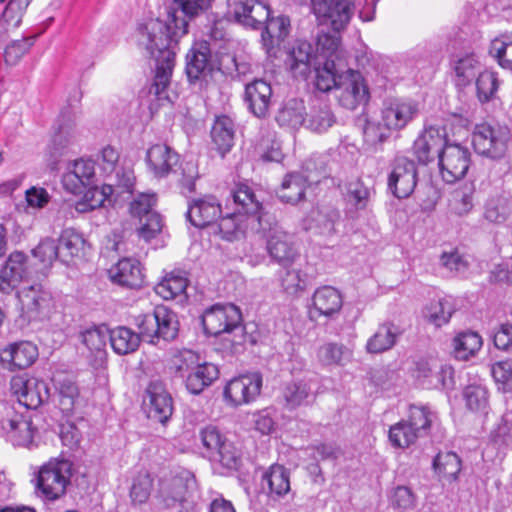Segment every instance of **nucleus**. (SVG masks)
<instances>
[{
    "label": "nucleus",
    "mask_w": 512,
    "mask_h": 512,
    "mask_svg": "<svg viewBox=\"0 0 512 512\" xmlns=\"http://www.w3.org/2000/svg\"><path fill=\"white\" fill-rule=\"evenodd\" d=\"M211 137L218 152L224 156L234 145V121L226 115L217 117L211 129Z\"/></svg>",
    "instance_id": "obj_37"
},
{
    "label": "nucleus",
    "mask_w": 512,
    "mask_h": 512,
    "mask_svg": "<svg viewBox=\"0 0 512 512\" xmlns=\"http://www.w3.org/2000/svg\"><path fill=\"white\" fill-rule=\"evenodd\" d=\"M11 393V399L7 401L10 405L17 402L18 406L28 410L37 409L49 401L51 397L50 386H17Z\"/></svg>",
    "instance_id": "obj_33"
},
{
    "label": "nucleus",
    "mask_w": 512,
    "mask_h": 512,
    "mask_svg": "<svg viewBox=\"0 0 512 512\" xmlns=\"http://www.w3.org/2000/svg\"><path fill=\"white\" fill-rule=\"evenodd\" d=\"M242 314L234 304H215L207 308L201 317L204 332L210 336L243 335Z\"/></svg>",
    "instance_id": "obj_7"
},
{
    "label": "nucleus",
    "mask_w": 512,
    "mask_h": 512,
    "mask_svg": "<svg viewBox=\"0 0 512 512\" xmlns=\"http://www.w3.org/2000/svg\"><path fill=\"white\" fill-rule=\"evenodd\" d=\"M32 253L44 267H48L54 260L60 259L58 243L49 237L42 239Z\"/></svg>",
    "instance_id": "obj_63"
},
{
    "label": "nucleus",
    "mask_w": 512,
    "mask_h": 512,
    "mask_svg": "<svg viewBox=\"0 0 512 512\" xmlns=\"http://www.w3.org/2000/svg\"><path fill=\"white\" fill-rule=\"evenodd\" d=\"M509 131L504 127L488 124L476 125L472 134L475 151L491 159L502 158L507 150Z\"/></svg>",
    "instance_id": "obj_13"
},
{
    "label": "nucleus",
    "mask_w": 512,
    "mask_h": 512,
    "mask_svg": "<svg viewBox=\"0 0 512 512\" xmlns=\"http://www.w3.org/2000/svg\"><path fill=\"white\" fill-rule=\"evenodd\" d=\"M188 32V22L168 11L165 20L151 18L138 27V45L155 60V77L150 92L158 99H168L166 89L175 66L178 39Z\"/></svg>",
    "instance_id": "obj_1"
},
{
    "label": "nucleus",
    "mask_w": 512,
    "mask_h": 512,
    "mask_svg": "<svg viewBox=\"0 0 512 512\" xmlns=\"http://www.w3.org/2000/svg\"><path fill=\"white\" fill-rule=\"evenodd\" d=\"M109 276L112 282L132 289L141 288L144 283L141 263L134 258L120 259L109 270Z\"/></svg>",
    "instance_id": "obj_29"
},
{
    "label": "nucleus",
    "mask_w": 512,
    "mask_h": 512,
    "mask_svg": "<svg viewBox=\"0 0 512 512\" xmlns=\"http://www.w3.org/2000/svg\"><path fill=\"white\" fill-rule=\"evenodd\" d=\"M136 324L139 333L126 326L109 329V340L115 353H133L138 349L141 340L151 344H157L160 339L172 341L179 331L177 315L165 306H157L153 312L140 315Z\"/></svg>",
    "instance_id": "obj_2"
},
{
    "label": "nucleus",
    "mask_w": 512,
    "mask_h": 512,
    "mask_svg": "<svg viewBox=\"0 0 512 512\" xmlns=\"http://www.w3.org/2000/svg\"><path fill=\"white\" fill-rule=\"evenodd\" d=\"M229 13L246 27L259 29L265 24L262 42L269 55L289 34L290 20L286 16L270 18L269 6L258 0H228Z\"/></svg>",
    "instance_id": "obj_4"
},
{
    "label": "nucleus",
    "mask_w": 512,
    "mask_h": 512,
    "mask_svg": "<svg viewBox=\"0 0 512 512\" xmlns=\"http://www.w3.org/2000/svg\"><path fill=\"white\" fill-rule=\"evenodd\" d=\"M163 227L164 221L161 214L158 212L148 214L145 217L139 219V237L149 243L161 235Z\"/></svg>",
    "instance_id": "obj_58"
},
{
    "label": "nucleus",
    "mask_w": 512,
    "mask_h": 512,
    "mask_svg": "<svg viewBox=\"0 0 512 512\" xmlns=\"http://www.w3.org/2000/svg\"><path fill=\"white\" fill-rule=\"evenodd\" d=\"M188 284L189 279L185 271L173 270L156 284L154 290L164 300L179 299L183 301L187 298L186 289Z\"/></svg>",
    "instance_id": "obj_32"
},
{
    "label": "nucleus",
    "mask_w": 512,
    "mask_h": 512,
    "mask_svg": "<svg viewBox=\"0 0 512 512\" xmlns=\"http://www.w3.org/2000/svg\"><path fill=\"white\" fill-rule=\"evenodd\" d=\"M120 194L119 189H116L115 184L109 182L99 187L96 182L91 186H87L83 191L85 198L89 201L90 207L94 209L100 208L104 205L105 201L116 192Z\"/></svg>",
    "instance_id": "obj_59"
},
{
    "label": "nucleus",
    "mask_w": 512,
    "mask_h": 512,
    "mask_svg": "<svg viewBox=\"0 0 512 512\" xmlns=\"http://www.w3.org/2000/svg\"><path fill=\"white\" fill-rule=\"evenodd\" d=\"M224 400L233 407L254 401L262 386H224Z\"/></svg>",
    "instance_id": "obj_51"
},
{
    "label": "nucleus",
    "mask_w": 512,
    "mask_h": 512,
    "mask_svg": "<svg viewBox=\"0 0 512 512\" xmlns=\"http://www.w3.org/2000/svg\"><path fill=\"white\" fill-rule=\"evenodd\" d=\"M278 279L282 289L291 296L299 295L308 284L307 274L300 267H282L278 271Z\"/></svg>",
    "instance_id": "obj_41"
},
{
    "label": "nucleus",
    "mask_w": 512,
    "mask_h": 512,
    "mask_svg": "<svg viewBox=\"0 0 512 512\" xmlns=\"http://www.w3.org/2000/svg\"><path fill=\"white\" fill-rule=\"evenodd\" d=\"M32 0H9L0 17V42L5 41L9 34L17 29L24 13Z\"/></svg>",
    "instance_id": "obj_35"
},
{
    "label": "nucleus",
    "mask_w": 512,
    "mask_h": 512,
    "mask_svg": "<svg viewBox=\"0 0 512 512\" xmlns=\"http://www.w3.org/2000/svg\"><path fill=\"white\" fill-rule=\"evenodd\" d=\"M85 245V239L77 231L73 229L64 230L58 240L60 261L68 264L73 258L80 257Z\"/></svg>",
    "instance_id": "obj_38"
},
{
    "label": "nucleus",
    "mask_w": 512,
    "mask_h": 512,
    "mask_svg": "<svg viewBox=\"0 0 512 512\" xmlns=\"http://www.w3.org/2000/svg\"><path fill=\"white\" fill-rule=\"evenodd\" d=\"M272 97V86L264 79H255L245 86L244 101L249 111L258 118H265L269 114Z\"/></svg>",
    "instance_id": "obj_26"
},
{
    "label": "nucleus",
    "mask_w": 512,
    "mask_h": 512,
    "mask_svg": "<svg viewBox=\"0 0 512 512\" xmlns=\"http://www.w3.org/2000/svg\"><path fill=\"white\" fill-rule=\"evenodd\" d=\"M489 53L502 68L512 70V34H502L493 39Z\"/></svg>",
    "instance_id": "obj_50"
},
{
    "label": "nucleus",
    "mask_w": 512,
    "mask_h": 512,
    "mask_svg": "<svg viewBox=\"0 0 512 512\" xmlns=\"http://www.w3.org/2000/svg\"><path fill=\"white\" fill-rule=\"evenodd\" d=\"M61 182L67 192L74 195L83 193L87 186L96 182L94 161L80 158L69 162Z\"/></svg>",
    "instance_id": "obj_21"
},
{
    "label": "nucleus",
    "mask_w": 512,
    "mask_h": 512,
    "mask_svg": "<svg viewBox=\"0 0 512 512\" xmlns=\"http://www.w3.org/2000/svg\"><path fill=\"white\" fill-rule=\"evenodd\" d=\"M145 161L148 171L155 178L163 179L175 171L180 155L167 144L158 143L148 148Z\"/></svg>",
    "instance_id": "obj_22"
},
{
    "label": "nucleus",
    "mask_w": 512,
    "mask_h": 512,
    "mask_svg": "<svg viewBox=\"0 0 512 512\" xmlns=\"http://www.w3.org/2000/svg\"><path fill=\"white\" fill-rule=\"evenodd\" d=\"M512 213V198L502 193L489 198L486 203L484 216L492 223H504Z\"/></svg>",
    "instance_id": "obj_45"
},
{
    "label": "nucleus",
    "mask_w": 512,
    "mask_h": 512,
    "mask_svg": "<svg viewBox=\"0 0 512 512\" xmlns=\"http://www.w3.org/2000/svg\"><path fill=\"white\" fill-rule=\"evenodd\" d=\"M210 459L219 461L227 469L237 470L241 465V452L226 440Z\"/></svg>",
    "instance_id": "obj_60"
},
{
    "label": "nucleus",
    "mask_w": 512,
    "mask_h": 512,
    "mask_svg": "<svg viewBox=\"0 0 512 512\" xmlns=\"http://www.w3.org/2000/svg\"><path fill=\"white\" fill-rule=\"evenodd\" d=\"M258 233L266 236L268 255L281 267L293 266L300 258V251L293 236L279 227L272 215L270 227Z\"/></svg>",
    "instance_id": "obj_11"
},
{
    "label": "nucleus",
    "mask_w": 512,
    "mask_h": 512,
    "mask_svg": "<svg viewBox=\"0 0 512 512\" xmlns=\"http://www.w3.org/2000/svg\"><path fill=\"white\" fill-rule=\"evenodd\" d=\"M263 485L269 489V497L279 499L286 496L290 491V473L282 465L274 464L264 473L262 477Z\"/></svg>",
    "instance_id": "obj_36"
},
{
    "label": "nucleus",
    "mask_w": 512,
    "mask_h": 512,
    "mask_svg": "<svg viewBox=\"0 0 512 512\" xmlns=\"http://www.w3.org/2000/svg\"><path fill=\"white\" fill-rule=\"evenodd\" d=\"M480 62L474 54L459 58L454 64L457 86L465 87L471 83L480 71Z\"/></svg>",
    "instance_id": "obj_48"
},
{
    "label": "nucleus",
    "mask_w": 512,
    "mask_h": 512,
    "mask_svg": "<svg viewBox=\"0 0 512 512\" xmlns=\"http://www.w3.org/2000/svg\"><path fill=\"white\" fill-rule=\"evenodd\" d=\"M222 209L215 196L209 195L193 199L188 203L187 220L197 228L212 225L220 218Z\"/></svg>",
    "instance_id": "obj_25"
},
{
    "label": "nucleus",
    "mask_w": 512,
    "mask_h": 512,
    "mask_svg": "<svg viewBox=\"0 0 512 512\" xmlns=\"http://www.w3.org/2000/svg\"><path fill=\"white\" fill-rule=\"evenodd\" d=\"M71 465L66 460H51L44 464L36 477L37 494L46 500H56L66 491L70 479Z\"/></svg>",
    "instance_id": "obj_10"
},
{
    "label": "nucleus",
    "mask_w": 512,
    "mask_h": 512,
    "mask_svg": "<svg viewBox=\"0 0 512 512\" xmlns=\"http://www.w3.org/2000/svg\"><path fill=\"white\" fill-rule=\"evenodd\" d=\"M399 335V329L393 323L380 325L377 331L368 339L366 349L369 353L377 354L391 349Z\"/></svg>",
    "instance_id": "obj_39"
},
{
    "label": "nucleus",
    "mask_w": 512,
    "mask_h": 512,
    "mask_svg": "<svg viewBox=\"0 0 512 512\" xmlns=\"http://www.w3.org/2000/svg\"><path fill=\"white\" fill-rule=\"evenodd\" d=\"M388 189L398 199L409 197L417 184V167L406 156H396L390 164Z\"/></svg>",
    "instance_id": "obj_15"
},
{
    "label": "nucleus",
    "mask_w": 512,
    "mask_h": 512,
    "mask_svg": "<svg viewBox=\"0 0 512 512\" xmlns=\"http://www.w3.org/2000/svg\"><path fill=\"white\" fill-rule=\"evenodd\" d=\"M369 189L361 180H354L346 185L344 199L347 204L354 206L356 209H364L369 199Z\"/></svg>",
    "instance_id": "obj_62"
},
{
    "label": "nucleus",
    "mask_w": 512,
    "mask_h": 512,
    "mask_svg": "<svg viewBox=\"0 0 512 512\" xmlns=\"http://www.w3.org/2000/svg\"><path fill=\"white\" fill-rule=\"evenodd\" d=\"M280 413L274 407H266L253 414L254 428L262 435L272 434L278 425Z\"/></svg>",
    "instance_id": "obj_57"
},
{
    "label": "nucleus",
    "mask_w": 512,
    "mask_h": 512,
    "mask_svg": "<svg viewBox=\"0 0 512 512\" xmlns=\"http://www.w3.org/2000/svg\"><path fill=\"white\" fill-rule=\"evenodd\" d=\"M209 66V51L206 46L199 49L192 48L186 56V74L188 79L193 82L199 80L206 72Z\"/></svg>",
    "instance_id": "obj_46"
},
{
    "label": "nucleus",
    "mask_w": 512,
    "mask_h": 512,
    "mask_svg": "<svg viewBox=\"0 0 512 512\" xmlns=\"http://www.w3.org/2000/svg\"><path fill=\"white\" fill-rule=\"evenodd\" d=\"M434 419L435 414L427 406L411 405L408 419L405 421L422 436L427 433Z\"/></svg>",
    "instance_id": "obj_56"
},
{
    "label": "nucleus",
    "mask_w": 512,
    "mask_h": 512,
    "mask_svg": "<svg viewBox=\"0 0 512 512\" xmlns=\"http://www.w3.org/2000/svg\"><path fill=\"white\" fill-rule=\"evenodd\" d=\"M307 187V177L302 173L292 172L284 177L276 195L281 202L295 205L304 199Z\"/></svg>",
    "instance_id": "obj_34"
},
{
    "label": "nucleus",
    "mask_w": 512,
    "mask_h": 512,
    "mask_svg": "<svg viewBox=\"0 0 512 512\" xmlns=\"http://www.w3.org/2000/svg\"><path fill=\"white\" fill-rule=\"evenodd\" d=\"M18 299L23 313L29 319L43 320L49 316L53 308V297L41 284L23 287L18 292Z\"/></svg>",
    "instance_id": "obj_17"
},
{
    "label": "nucleus",
    "mask_w": 512,
    "mask_h": 512,
    "mask_svg": "<svg viewBox=\"0 0 512 512\" xmlns=\"http://www.w3.org/2000/svg\"><path fill=\"white\" fill-rule=\"evenodd\" d=\"M192 481L193 477L187 471L180 475L161 479L157 497L166 507H172L177 503H181L184 501L189 484Z\"/></svg>",
    "instance_id": "obj_31"
},
{
    "label": "nucleus",
    "mask_w": 512,
    "mask_h": 512,
    "mask_svg": "<svg viewBox=\"0 0 512 512\" xmlns=\"http://www.w3.org/2000/svg\"><path fill=\"white\" fill-rule=\"evenodd\" d=\"M475 188L472 183H465L456 188L450 199V207L458 215L468 213L473 207V194Z\"/></svg>",
    "instance_id": "obj_55"
},
{
    "label": "nucleus",
    "mask_w": 512,
    "mask_h": 512,
    "mask_svg": "<svg viewBox=\"0 0 512 512\" xmlns=\"http://www.w3.org/2000/svg\"><path fill=\"white\" fill-rule=\"evenodd\" d=\"M453 346L456 358L467 360L480 350L482 338L476 332H462L454 338Z\"/></svg>",
    "instance_id": "obj_47"
},
{
    "label": "nucleus",
    "mask_w": 512,
    "mask_h": 512,
    "mask_svg": "<svg viewBox=\"0 0 512 512\" xmlns=\"http://www.w3.org/2000/svg\"><path fill=\"white\" fill-rule=\"evenodd\" d=\"M235 211L220 218L218 223L222 238L238 240L248 233H257L271 224V215L264 211L262 203L247 183H239L232 192Z\"/></svg>",
    "instance_id": "obj_3"
},
{
    "label": "nucleus",
    "mask_w": 512,
    "mask_h": 512,
    "mask_svg": "<svg viewBox=\"0 0 512 512\" xmlns=\"http://www.w3.org/2000/svg\"><path fill=\"white\" fill-rule=\"evenodd\" d=\"M219 377V369L212 363H199V356L183 351L174 361L172 380L186 384H212Z\"/></svg>",
    "instance_id": "obj_9"
},
{
    "label": "nucleus",
    "mask_w": 512,
    "mask_h": 512,
    "mask_svg": "<svg viewBox=\"0 0 512 512\" xmlns=\"http://www.w3.org/2000/svg\"><path fill=\"white\" fill-rule=\"evenodd\" d=\"M343 306L342 293L333 286L318 287L311 298L308 314L312 321L320 318L334 319L339 315Z\"/></svg>",
    "instance_id": "obj_19"
},
{
    "label": "nucleus",
    "mask_w": 512,
    "mask_h": 512,
    "mask_svg": "<svg viewBox=\"0 0 512 512\" xmlns=\"http://www.w3.org/2000/svg\"><path fill=\"white\" fill-rule=\"evenodd\" d=\"M454 306L449 298L431 301L423 309V317L436 327L447 324L454 313Z\"/></svg>",
    "instance_id": "obj_43"
},
{
    "label": "nucleus",
    "mask_w": 512,
    "mask_h": 512,
    "mask_svg": "<svg viewBox=\"0 0 512 512\" xmlns=\"http://www.w3.org/2000/svg\"><path fill=\"white\" fill-rule=\"evenodd\" d=\"M448 139L444 129L430 126L414 141L413 153L421 164H428L435 158L439 159Z\"/></svg>",
    "instance_id": "obj_23"
},
{
    "label": "nucleus",
    "mask_w": 512,
    "mask_h": 512,
    "mask_svg": "<svg viewBox=\"0 0 512 512\" xmlns=\"http://www.w3.org/2000/svg\"><path fill=\"white\" fill-rule=\"evenodd\" d=\"M469 149L458 143H449L444 146L439 154V170L443 180L447 183H454L462 179L470 167Z\"/></svg>",
    "instance_id": "obj_14"
},
{
    "label": "nucleus",
    "mask_w": 512,
    "mask_h": 512,
    "mask_svg": "<svg viewBox=\"0 0 512 512\" xmlns=\"http://www.w3.org/2000/svg\"><path fill=\"white\" fill-rule=\"evenodd\" d=\"M309 4L321 24H329L333 30H343L354 13V0H301Z\"/></svg>",
    "instance_id": "obj_12"
},
{
    "label": "nucleus",
    "mask_w": 512,
    "mask_h": 512,
    "mask_svg": "<svg viewBox=\"0 0 512 512\" xmlns=\"http://www.w3.org/2000/svg\"><path fill=\"white\" fill-rule=\"evenodd\" d=\"M26 262L27 256L24 253L16 251L10 254L0 272L2 281L12 287L19 283L27 274Z\"/></svg>",
    "instance_id": "obj_44"
},
{
    "label": "nucleus",
    "mask_w": 512,
    "mask_h": 512,
    "mask_svg": "<svg viewBox=\"0 0 512 512\" xmlns=\"http://www.w3.org/2000/svg\"><path fill=\"white\" fill-rule=\"evenodd\" d=\"M75 116L70 112L63 111L57 120V128L49 144L50 156L54 163L61 157L65 150L76 140Z\"/></svg>",
    "instance_id": "obj_27"
},
{
    "label": "nucleus",
    "mask_w": 512,
    "mask_h": 512,
    "mask_svg": "<svg viewBox=\"0 0 512 512\" xmlns=\"http://www.w3.org/2000/svg\"><path fill=\"white\" fill-rule=\"evenodd\" d=\"M306 123L310 130L322 133L327 131L335 123V117L330 107L325 103H321L311 109Z\"/></svg>",
    "instance_id": "obj_53"
},
{
    "label": "nucleus",
    "mask_w": 512,
    "mask_h": 512,
    "mask_svg": "<svg viewBox=\"0 0 512 512\" xmlns=\"http://www.w3.org/2000/svg\"><path fill=\"white\" fill-rule=\"evenodd\" d=\"M306 108L301 99H289L279 109L276 115V121L280 126L296 128L305 121Z\"/></svg>",
    "instance_id": "obj_42"
},
{
    "label": "nucleus",
    "mask_w": 512,
    "mask_h": 512,
    "mask_svg": "<svg viewBox=\"0 0 512 512\" xmlns=\"http://www.w3.org/2000/svg\"><path fill=\"white\" fill-rule=\"evenodd\" d=\"M38 356L37 346L30 341L14 342L0 350V362L10 371L30 367Z\"/></svg>",
    "instance_id": "obj_24"
},
{
    "label": "nucleus",
    "mask_w": 512,
    "mask_h": 512,
    "mask_svg": "<svg viewBox=\"0 0 512 512\" xmlns=\"http://www.w3.org/2000/svg\"><path fill=\"white\" fill-rule=\"evenodd\" d=\"M388 437L392 446L407 448L420 436L405 420H402L390 427Z\"/></svg>",
    "instance_id": "obj_54"
},
{
    "label": "nucleus",
    "mask_w": 512,
    "mask_h": 512,
    "mask_svg": "<svg viewBox=\"0 0 512 512\" xmlns=\"http://www.w3.org/2000/svg\"><path fill=\"white\" fill-rule=\"evenodd\" d=\"M142 410L149 420L165 426L174 410L171 394L164 386H147L143 395Z\"/></svg>",
    "instance_id": "obj_18"
},
{
    "label": "nucleus",
    "mask_w": 512,
    "mask_h": 512,
    "mask_svg": "<svg viewBox=\"0 0 512 512\" xmlns=\"http://www.w3.org/2000/svg\"><path fill=\"white\" fill-rule=\"evenodd\" d=\"M318 359L324 365H344L352 357V352L342 344L326 343L318 350Z\"/></svg>",
    "instance_id": "obj_52"
},
{
    "label": "nucleus",
    "mask_w": 512,
    "mask_h": 512,
    "mask_svg": "<svg viewBox=\"0 0 512 512\" xmlns=\"http://www.w3.org/2000/svg\"><path fill=\"white\" fill-rule=\"evenodd\" d=\"M316 54L314 47L307 41H297L287 52L285 65L295 78H307L314 65Z\"/></svg>",
    "instance_id": "obj_28"
},
{
    "label": "nucleus",
    "mask_w": 512,
    "mask_h": 512,
    "mask_svg": "<svg viewBox=\"0 0 512 512\" xmlns=\"http://www.w3.org/2000/svg\"><path fill=\"white\" fill-rule=\"evenodd\" d=\"M329 42L327 55L322 67H315V86L321 92H328L336 88L347 72V62L344 53L339 49V40L334 37L325 36L324 42L320 40L323 48Z\"/></svg>",
    "instance_id": "obj_8"
},
{
    "label": "nucleus",
    "mask_w": 512,
    "mask_h": 512,
    "mask_svg": "<svg viewBox=\"0 0 512 512\" xmlns=\"http://www.w3.org/2000/svg\"><path fill=\"white\" fill-rule=\"evenodd\" d=\"M461 467V459L455 452H439L433 460L434 471L442 480L449 483L458 479Z\"/></svg>",
    "instance_id": "obj_40"
},
{
    "label": "nucleus",
    "mask_w": 512,
    "mask_h": 512,
    "mask_svg": "<svg viewBox=\"0 0 512 512\" xmlns=\"http://www.w3.org/2000/svg\"><path fill=\"white\" fill-rule=\"evenodd\" d=\"M418 113V104L413 100L387 99L381 108L380 121L367 122L364 135L372 143L384 142L389 137V132L405 128L418 116Z\"/></svg>",
    "instance_id": "obj_5"
},
{
    "label": "nucleus",
    "mask_w": 512,
    "mask_h": 512,
    "mask_svg": "<svg viewBox=\"0 0 512 512\" xmlns=\"http://www.w3.org/2000/svg\"><path fill=\"white\" fill-rule=\"evenodd\" d=\"M463 396L471 411H481L487 406L488 395L485 386H465Z\"/></svg>",
    "instance_id": "obj_64"
},
{
    "label": "nucleus",
    "mask_w": 512,
    "mask_h": 512,
    "mask_svg": "<svg viewBox=\"0 0 512 512\" xmlns=\"http://www.w3.org/2000/svg\"><path fill=\"white\" fill-rule=\"evenodd\" d=\"M0 431L13 446L28 447L37 431L29 412H19L15 405L0 403Z\"/></svg>",
    "instance_id": "obj_6"
},
{
    "label": "nucleus",
    "mask_w": 512,
    "mask_h": 512,
    "mask_svg": "<svg viewBox=\"0 0 512 512\" xmlns=\"http://www.w3.org/2000/svg\"><path fill=\"white\" fill-rule=\"evenodd\" d=\"M50 389L49 400L59 408L65 417L74 416L76 420H84L82 415H77L78 410L84 405L78 386H50Z\"/></svg>",
    "instance_id": "obj_30"
},
{
    "label": "nucleus",
    "mask_w": 512,
    "mask_h": 512,
    "mask_svg": "<svg viewBox=\"0 0 512 512\" xmlns=\"http://www.w3.org/2000/svg\"><path fill=\"white\" fill-rule=\"evenodd\" d=\"M475 84L478 100L487 103L494 99L500 83L496 72L484 70L478 73Z\"/></svg>",
    "instance_id": "obj_49"
},
{
    "label": "nucleus",
    "mask_w": 512,
    "mask_h": 512,
    "mask_svg": "<svg viewBox=\"0 0 512 512\" xmlns=\"http://www.w3.org/2000/svg\"><path fill=\"white\" fill-rule=\"evenodd\" d=\"M199 439L208 458H211L220 449L222 443L226 441L219 429L213 425L202 428L199 432Z\"/></svg>",
    "instance_id": "obj_61"
},
{
    "label": "nucleus",
    "mask_w": 512,
    "mask_h": 512,
    "mask_svg": "<svg viewBox=\"0 0 512 512\" xmlns=\"http://www.w3.org/2000/svg\"><path fill=\"white\" fill-rule=\"evenodd\" d=\"M336 97L339 104L348 110H355L358 106L366 104L369 100V90L361 74L347 69V75L336 89Z\"/></svg>",
    "instance_id": "obj_20"
},
{
    "label": "nucleus",
    "mask_w": 512,
    "mask_h": 512,
    "mask_svg": "<svg viewBox=\"0 0 512 512\" xmlns=\"http://www.w3.org/2000/svg\"><path fill=\"white\" fill-rule=\"evenodd\" d=\"M98 161L101 171L115 184L119 192L132 193L135 184L134 172L131 168L119 165V153L114 147L105 146Z\"/></svg>",
    "instance_id": "obj_16"
}]
</instances>
